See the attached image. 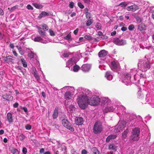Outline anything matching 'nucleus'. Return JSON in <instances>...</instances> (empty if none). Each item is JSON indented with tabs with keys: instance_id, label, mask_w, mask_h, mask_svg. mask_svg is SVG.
Instances as JSON below:
<instances>
[{
	"instance_id": "obj_1",
	"label": "nucleus",
	"mask_w": 154,
	"mask_h": 154,
	"mask_svg": "<svg viewBox=\"0 0 154 154\" xmlns=\"http://www.w3.org/2000/svg\"><path fill=\"white\" fill-rule=\"evenodd\" d=\"M145 77L140 70L137 71L136 68H134L124 74L122 82L126 85H128L131 83H139L141 77Z\"/></svg>"
},
{
	"instance_id": "obj_2",
	"label": "nucleus",
	"mask_w": 154,
	"mask_h": 154,
	"mask_svg": "<svg viewBox=\"0 0 154 154\" xmlns=\"http://www.w3.org/2000/svg\"><path fill=\"white\" fill-rule=\"evenodd\" d=\"M78 90L80 91L77 98V102L80 108L85 109L88 106V98L90 96L91 91L81 88H79Z\"/></svg>"
},
{
	"instance_id": "obj_3",
	"label": "nucleus",
	"mask_w": 154,
	"mask_h": 154,
	"mask_svg": "<svg viewBox=\"0 0 154 154\" xmlns=\"http://www.w3.org/2000/svg\"><path fill=\"white\" fill-rule=\"evenodd\" d=\"M150 63L149 60H140L138 63V67L139 69H137V71L140 70L142 73L143 75L145 76L144 77H142L141 78H144L146 77V76L144 74V72H145L150 67Z\"/></svg>"
},
{
	"instance_id": "obj_4",
	"label": "nucleus",
	"mask_w": 154,
	"mask_h": 154,
	"mask_svg": "<svg viewBox=\"0 0 154 154\" xmlns=\"http://www.w3.org/2000/svg\"><path fill=\"white\" fill-rule=\"evenodd\" d=\"M89 98H88V105L91 106H96L98 105L100 102V99L99 97L95 95H92L91 92Z\"/></svg>"
},
{
	"instance_id": "obj_5",
	"label": "nucleus",
	"mask_w": 154,
	"mask_h": 154,
	"mask_svg": "<svg viewBox=\"0 0 154 154\" xmlns=\"http://www.w3.org/2000/svg\"><path fill=\"white\" fill-rule=\"evenodd\" d=\"M140 130L138 128L134 129L132 132V135L130 137V139L132 141H137L139 138Z\"/></svg>"
},
{
	"instance_id": "obj_6",
	"label": "nucleus",
	"mask_w": 154,
	"mask_h": 154,
	"mask_svg": "<svg viewBox=\"0 0 154 154\" xmlns=\"http://www.w3.org/2000/svg\"><path fill=\"white\" fill-rule=\"evenodd\" d=\"M103 130L101 124L98 122H96L93 127V132L95 134L100 133Z\"/></svg>"
},
{
	"instance_id": "obj_7",
	"label": "nucleus",
	"mask_w": 154,
	"mask_h": 154,
	"mask_svg": "<svg viewBox=\"0 0 154 154\" xmlns=\"http://www.w3.org/2000/svg\"><path fill=\"white\" fill-rule=\"evenodd\" d=\"M126 122L124 121H120L117 125L116 126V132L122 131L125 127Z\"/></svg>"
},
{
	"instance_id": "obj_8",
	"label": "nucleus",
	"mask_w": 154,
	"mask_h": 154,
	"mask_svg": "<svg viewBox=\"0 0 154 154\" xmlns=\"http://www.w3.org/2000/svg\"><path fill=\"white\" fill-rule=\"evenodd\" d=\"M62 123L63 125L67 129L72 131H74V128L72 127L71 124L70 123L67 119H63L62 120Z\"/></svg>"
},
{
	"instance_id": "obj_9",
	"label": "nucleus",
	"mask_w": 154,
	"mask_h": 154,
	"mask_svg": "<svg viewBox=\"0 0 154 154\" xmlns=\"http://www.w3.org/2000/svg\"><path fill=\"white\" fill-rule=\"evenodd\" d=\"M75 90L74 87L72 86H66L61 89L62 92H69V93L73 94L75 93Z\"/></svg>"
},
{
	"instance_id": "obj_10",
	"label": "nucleus",
	"mask_w": 154,
	"mask_h": 154,
	"mask_svg": "<svg viewBox=\"0 0 154 154\" xmlns=\"http://www.w3.org/2000/svg\"><path fill=\"white\" fill-rule=\"evenodd\" d=\"M77 60L74 57L69 59L66 63V66L69 68V69H72V67L75 65Z\"/></svg>"
},
{
	"instance_id": "obj_11",
	"label": "nucleus",
	"mask_w": 154,
	"mask_h": 154,
	"mask_svg": "<svg viewBox=\"0 0 154 154\" xmlns=\"http://www.w3.org/2000/svg\"><path fill=\"white\" fill-rule=\"evenodd\" d=\"M138 119L135 115L132 114L129 117L128 121L131 123V125L132 126H135L137 123Z\"/></svg>"
},
{
	"instance_id": "obj_12",
	"label": "nucleus",
	"mask_w": 154,
	"mask_h": 154,
	"mask_svg": "<svg viewBox=\"0 0 154 154\" xmlns=\"http://www.w3.org/2000/svg\"><path fill=\"white\" fill-rule=\"evenodd\" d=\"M120 66L119 62L117 61H112L111 63L110 68L114 71H116L119 69Z\"/></svg>"
},
{
	"instance_id": "obj_13",
	"label": "nucleus",
	"mask_w": 154,
	"mask_h": 154,
	"mask_svg": "<svg viewBox=\"0 0 154 154\" xmlns=\"http://www.w3.org/2000/svg\"><path fill=\"white\" fill-rule=\"evenodd\" d=\"M114 43L118 45H124L126 44V42L125 40L116 38L113 41Z\"/></svg>"
},
{
	"instance_id": "obj_14",
	"label": "nucleus",
	"mask_w": 154,
	"mask_h": 154,
	"mask_svg": "<svg viewBox=\"0 0 154 154\" xmlns=\"http://www.w3.org/2000/svg\"><path fill=\"white\" fill-rule=\"evenodd\" d=\"M139 6L135 4H133L131 5L128 6L126 8V9L129 11H135L139 9Z\"/></svg>"
},
{
	"instance_id": "obj_15",
	"label": "nucleus",
	"mask_w": 154,
	"mask_h": 154,
	"mask_svg": "<svg viewBox=\"0 0 154 154\" xmlns=\"http://www.w3.org/2000/svg\"><path fill=\"white\" fill-rule=\"evenodd\" d=\"M103 112H113L115 110V108L113 106H111L110 105H107L103 107Z\"/></svg>"
},
{
	"instance_id": "obj_16",
	"label": "nucleus",
	"mask_w": 154,
	"mask_h": 154,
	"mask_svg": "<svg viewBox=\"0 0 154 154\" xmlns=\"http://www.w3.org/2000/svg\"><path fill=\"white\" fill-rule=\"evenodd\" d=\"M91 66L89 64H84L82 65L81 69L83 72H88L90 69Z\"/></svg>"
},
{
	"instance_id": "obj_17",
	"label": "nucleus",
	"mask_w": 154,
	"mask_h": 154,
	"mask_svg": "<svg viewBox=\"0 0 154 154\" xmlns=\"http://www.w3.org/2000/svg\"><path fill=\"white\" fill-rule=\"evenodd\" d=\"M3 60L8 63H14L13 59L11 56H8L6 57H3Z\"/></svg>"
},
{
	"instance_id": "obj_18",
	"label": "nucleus",
	"mask_w": 154,
	"mask_h": 154,
	"mask_svg": "<svg viewBox=\"0 0 154 154\" xmlns=\"http://www.w3.org/2000/svg\"><path fill=\"white\" fill-rule=\"evenodd\" d=\"M102 101L103 103H104L103 107L107 106V105H110L111 104L110 100L108 97H105L103 98Z\"/></svg>"
},
{
	"instance_id": "obj_19",
	"label": "nucleus",
	"mask_w": 154,
	"mask_h": 154,
	"mask_svg": "<svg viewBox=\"0 0 154 154\" xmlns=\"http://www.w3.org/2000/svg\"><path fill=\"white\" fill-rule=\"evenodd\" d=\"M83 122V119L82 117H76L75 119V123L77 125H82Z\"/></svg>"
},
{
	"instance_id": "obj_20",
	"label": "nucleus",
	"mask_w": 154,
	"mask_h": 154,
	"mask_svg": "<svg viewBox=\"0 0 154 154\" xmlns=\"http://www.w3.org/2000/svg\"><path fill=\"white\" fill-rule=\"evenodd\" d=\"M35 42H40L46 44L48 42L46 41H44L40 36H37L34 38H32Z\"/></svg>"
},
{
	"instance_id": "obj_21",
	"label": "nucleus",
	"mask_w": 154,
	"mask_h": 154,
	"mask_svg": "<svg viewBox=\"0 0 154 154\" xmlns=\"http://www.w3.org/2000/svg\"><path fill=\"white\" fill-rule=\"evenodd\" d=\"M73 94L69 93V92H66L64 95V99L67 100H71L73 98Z\"/></svg>"
},
{
	"instance_id": "obj_22",
	"label": "nucleus",
	"mask_w": 154,
	"mask_h": 154,
	"mask_svg": "<svg viewBox=\"0 0 154 154\" xmlns=\"http://www.w3.org/2000/svg\"><path fill=\"white\" fill-rule=\"evenodd\" d=\"M107 52L106 51L102 50L99 53L98 56L101 59H102L107 55Z\"/></svg>"
},
{
	"instance_id": "obj_23",
	"label": "nucleus",
	"mask_w": 154,
	"mask_h": 154,
	"mask_svg": "<svg viewBox=\"0 0 154 154\" xmlns=\"http://www.w3.org/2000/svg\"><path fill=\"white\" fill-rule=\"evenodd\" d=\"M6 117L7 120L9 123H11L13 122L12 115L11 113H8L7 114Z\"/></svg>"
},
{
	"instance_id": "obj_24",
	"label": "nucleus",
	"mask_w": 154,
	"mask_h": 154,
	"mask_svg": "<svg viewBox=\"0 0 154 154\" xmlns=\"http://www.w3.org/2000/svg\"><path fill=\"white\" fill-rule=\"evenodd\" d=\"M37 28L38 29V32L40 35L43 37L46 36L45 32L42 30L40 26H37Z\"/></svg>"
},
{
	"instance_id": "obj_25",
	"label": "nucleus",
	"mask_w": 154,
	"mask_h": 154,
	"mask_svg": "<svg viewBox=\"0 0 154 154\" xmlns=\"http://www.w3.org/2000/svg\"><path fill=\"white\" fill-rule=\"evenodd\" d=\"M118 146V145L117 143L110 144L109 146V149L110 150H116Z\"/></svg>"
},
{
	"instance_id": "obj_26",
	"label": "nucleus",
	"mask_w": 154,
	"mask_h": 154,
	"mask_svg": "<svg viewBox=\"0 0 154 154\" xmlns=\"http://www.w3.org/2000/svg\"><path fill=\"white\" fill-rule=\"evenodd\" d=\"M105 77L108 80L110 81L112 79V76L110 72H107L105 75Z\"/></svg>"
},
{
	"instance_id": "obj_27",
	"label": "nucleus",
	"mask_w": 154,
	"mask_h": 154,
	"mask_svg": "<svg viewBox=\"0 0 154 154\" xmlns=\"http://www.w3.org/2000/svg\"><path fill=\"white\" fill-rule=\"evenodd\" d=\"M19 59H20L23 66L24 67H26L27 66V63L25 60L23 58L22 56H20L19 57Z\"/></svg>"
},
{
	"instance_id": "obj_28",
	"label": "nucleus",
	"mask_w": 154,
	"mask_h": 154,
	"mask_svg": "<svg viewBox=\"0 0 154 154\" xmlns=\"http://www.w3.org/2000/svg\"><path fill=\"white\" fill-rule=\"evenodd\" d=\"M2 97L4 99H6L8 100H12L13 99V97L10 95H4Z\"/></svg>"
},
{
	"instance_id": "obj_29",
	"label": "nucleus",
	"mask_w": 154,
	"mask_h": 154,
	"mask_svg": "<svg viewBox=\"0 0 154 154\" xmlns=\"http://www.w3.org/2000/svg\"><path fill=\"white\" fill-rule=\"evenodd\" d=\"M138 51V48L135 46H133L130 50V52L134 54H135Z\"/></svg>"
},
{
	"instance_id": "obj_30",
	"label": "nucleus",
	"mask_w": 154,
	"mask_h": 154,
	"mask_svg": "<svg viewBox=\"0 0 154 154\" xmlns=\"http://www.w3.org/2000/svg\"><path fill=\"white\" fill-rule=\"evenodd\" d=\"M58 114V109L57 107H56L53 114V119H56L57 117Z\"/></svg>"
},
{
	"instance_id": "obj_31",
	"label": "nucleus",
	"mask_w": 154,
	"mask_h": 154,
	"mask_svg": "<svg viewBox=\"0 0 154 154\" xmlns=\"http://www.w3.org/2000/svg\"><path fill=\"white\" fill-rule=\"evenodd\" d=\"M116 135H111L108 136L106 139V141L109 142L111 140L114 139L116 138Z\"/></svg>"
},
{
	"instance_id": "obj_32",
	"label": "nucleus",
	"mask_w": 154,
	"mask_h": 154,
	"mask_svg": "<svg viewBox=\"0 0 154 154\" xmlns=\"http://www.w3.org/2000/svg\"><path fill=\"white\" fill-rule=\"evenodd\" d=\"M146 92L144 91H142L141 90L138 91V97L140 99H142L143 97V94H144V92Z\"/></svg>"
},
{
	"instance_id": "obj_33",
	"label": "nucleus",
	"mask_w": 154,
	"mask_h": 154,
	"mask_svg": "<svg viewBox=\"0 0 154 154\" xmlns=\"http://www.w3.org/2000/svg\"><path fill=\"white\" fill-rule=\"evenodd\" d=\"M79 66L76 65H74L72 67V69H70V70L73 71L74 72H77L79 70Z\"/></svg>"
},
{
	"instance_id": "obj_34",
	"label": "nucleus",
	"mask_w": 154,
	"mask_h": 154,
	"mask_svg": "<svg viewBox=\"0 0 154 154\" xmlns=\"http://www.w3.org/2000/svg\"><path fill=\"white\" fill-rule=\"evenodd\" d=\"M49 15V14L47 12L45 11H43L39 14L38 16V17L39 18H41L43 17H44L46 16H48Z\"/></svg>"
},
{
	"instance_id": "obj_35",
	"label": "nucleus",
	"mask_w": 154,
	"mask_h": 154,
	"mask_svg": "<svg viewBox=\"0 0 154 154\" xmlns=\"http://www.w3.org/2000/svg\"><path fill=\"white\" fill-rule=\"evenodd\" d=\"M97 35L99 36L97 37L98 38L100 39H103L105 38V36L103 35L101 32H98L97 34Z\"/></svg>"
},
{
	"instance_id": "obj_36",
	"label": "nucleus",
	"mask_w": 154,
	"mask_h": 154,
	"mask_svg": "<svg viewBox=\"0 0 154 154\" xmlns=\"http://www.w3.org/2000/svg\"><path fill=\"white\" fill-rule=\"evenodd\" d=\"M129 132V130L128 129L124 131L122 133V138L123 139H125L127 137V134Z\"/></svg>"
},
{
	"instance_id": "obj_37",
	"label": "nucleus",
	"mask_w": 154,
	"mask_h": 154,
	"mask_svg": "<svg viewBox=\"0 0 154 154\" xmlns=\"http://www.w3.org/2000/svg\"><path fill=\"white\" fill-rule=\"evenodd\" d=\"M10 151L13 154H19L18 150L15 148H12L10 149Z\"/></svg>"
},
{
	"instance_id": "obj_38",
	"label": "nucleus",
	"mask_w": 154,
	"mask_h": 154,
	"mask_svg": "<svg viewBox=\"0 0 154 154\" xmlns=\"http://www.w3.org/2000/svg\"><path fill=\"white\" fill-rule=\"evenodd\" d=\"M95 29L96 30H101V24L99 23H97L95 25Z\"/></svg>"
},
{
	"instance_id": "obj_39",
	"label": "nucleus",
	"mask_w": 154,
	"mask_h": 154,
	"mask_svg": "<svg viewBox=\"0 0 154 154\" xmlns=\"http://www.w3.org/2000/svg\"><path fill=\"white\" fill-rule=\"evenodd\" d=\"M138 29L140 31H142L145 29V25L143 24L139 25L138 26Z\"/></svg>"
},
{
	"instance_id": "obj_40",
	"label": "nucleus",
	"mask_w": 154,
	"mask_h": 154,
	"mask_svg": "<svg viewBox=\"0 0 154 154\" xmlns=\"http://www.w3.org/2000/svg\"><path fill=\"white\" fill-rule=\"evenodd\" d=\"M16 47L18 50L19 53L21 55H23L24 54V52L22 50V48L19 46H17Z\"/></svg>"
},
{
	"instance_id": "obj_41",
	"label": "nucleus",
	"mask_w": 154,
	"mask_h": 154,
	"mask_svg": "<svg viewBox=\"0 0 154 154\" xmlns=\"http://www.w3.org/2000/svg\"><path fill=\"white\" fill-rule=\"evenodd\" d=\"M68 110L70 111V112H72L75 110V107L73 105H69V107L68 109Z\"/></svg>"
},
{
	"instance_id": "obj_42",
	"label": "nucleus",
	"mask_w": 154,
	"mask_h": 154,
	"mask_svg": "<svg viewBox=\"0 0 154 154\" xmlns=\"http://www.w3.org/2000/svg\"><path fill=\"white\" fill-rule=\"evenodd\" d=\"M94 154H100V152L97 148L95 147H93L92 149Z\"/></svg>"
},
{
	"instance_id": "obj_43",
	"label": "nucleus",
	"mask_w": 154,
	"mask_h": 154,
	"mask_svg": "<svg viewBox=\"0 0 154 154\" xmlns=\"http://www.w3.org/2000/svg\"><path fill=\"white\" fill-rule=\"evenodd\" d=\"M32 5L37 8L40 9L42 8V5L36 3H33Z\"/></svg>"
},
{
	"instance_id": "obj_44",
	"label": "nucleus",
	"mask_w": 154,
	"mask_h": 154,
	"mask_svg": "<svg viewBox=\"0 0 154 154\" xmlns=\"http://www.w3.org/2000/svg\"><path fill=\"white\" fill-rule=\"evenodd\" d=\"M43 29L44 31L47 30L48 29V27L45 24H43L40 26Z\"/></svg>"
},
{
	"instance_id": "obj_45",
	"label": "nucleus",
	"mask_w": 154,
	"mask_h": 154,
	"mask_svg": "<svg viewBox=\"0 0 154 154\" xmlns=\"http://www.w3.org/2000/svg\"><path fill=\"white\" fill-rule=\"evenodd\" d=\"M64 39L68 40H71L72 39L71 37V35L70 33L68 34L64 38Z\"/></svg>"
},
{
	"instance_id": "obj_46",
	"label": "nucleus",
	"mask_w": 154,
	"mask_h": 154,
	"mask_svg": "<svg viewBox=\"0 0 154 154\" xmlns=\"http://www.w3.org/2000/svg\"><path fill=\"white\" fill-rule=\"evenodd\" d=\"M18 139L20 140H23L25 139V136L22 134H20L18 136Z\"/></svg>"
},
{
	"instance_id": "obj_47",
	"label": "nucleus",
	"mask_w": 154,
	"mask_h": 154,
	"mask_svg": "<svg viewBox=\"0 0 154 154\" xmlns=\"http://www.w3.org/2000/svg\"><path fill=\"white\" fill-rule=\"evenodd\" d=\"M129 3L127 2H124L121 3L120 5L122 7H125L126 6H128L129 5Z\"/></svg>"
},
{
	"instance_id": "obj_48",
	"label": "nucleus",
	"mask_w": 154,
	"mask_h": 154,
	"mask_svg": "<svg viewBox=\"0 0 154 154\" xmlns=\"http://www.w3.org/2000/svg\"><path fill=\"white\" fill-rule=\"evenodd\" d=\"M93 20L92 19H89L88 20L86 23V25L87 26H90L93 23Z\"/></svg>"
},
{
	"instance_id": "obj_49",
	"label": "nucleus",
	"mask_w": 154,
	"mask_h": 154,
	"mask_svg": "<svg viewBox=\"0 0 154 154\" xmlns=\"http://www.w3.org/2000/svg\"><path fill=\"white\" fill-rule=\"evenodd\" d=\"M84 38L89 40H92V38L90 35H86L84 36Z\"/></svg>"
},
{
	"instance_id": "obj_50",
	"label": "nucleus",
	"mask_w": 154,
	"mask_h": 154,
	"mask_svg": "<svg viewBox=\"0 0 154 154\" xmlns=\"http://www.w3.org/2000/svg\"><path fill=\"white\" fill-rule=\"evenodd\" d=\"M28 56L30 58V60H32L33 58V53L31 51L30 53L28 54Z\"/></svg>"
},
{
	"instance_id": "obj_51",
	"label": "nucleus",
	"mask_w": 154,
	"mask_h": 154,
	"mask_svg": "<svg viewBox=\"0 0 154 154\" xmlns=\"http://www.w3.org/2000/svg\"><path fill=\"white\" fill-rule=\"evenodd\" d=\"M32 74L34 75V76L35 77V79H36L37 80H39L40 79V78L38 76V74L37 73V72L35 73H32Z\"/></svg>"
},
{
	"instance_id": "obj_52",
	"label": "nucleus",
	"mask_w": 154,
	"mask_h": 154,
	"mask_svg": "<svg viewBox=\"0 0 154 154\" xmlns=\"http://www.w3.org/2000/svg\"><path fill=\"white\" fill-rule=\"evenodd\" d=\"M49 32L50 35L51 36H54L55 35V34L54 31L51 29H49Z\"/></svg>"
},
{
	"instance_id": "obj_53",
	"label": "nucleus",
	"mask_w": 154,
	"mask_h": 154,
	"mask_svg": "<svg viewBox=\"0 0 154 154\" xmlns=\"http://www.w3.org/2000/svg\"><path fill=\"white\" fill-rule=\"evenodd\" d=\"M86 17L87 18L90 19L91 17V14L90 13L88 12H86L85 13Z\"/></svg>"
},
{
	"instance_id": "obj_54",
	"label": "nucleus",
	"mask_w": 154,
	"mask_h": 154,
	"mask_svg": "<svg viewBox=\"0 0 154 154\" xmlns=\"http://www.w3.org/2000/svg\"><path fill=\"white\" fill-rule=\"evenodd\" d=\"M135 18L136 19V20L139 23H140L141 21V18L138 16H136L135 17Z\"/></svg>"
},
{
	"instance_id": "obj_55",
	"label": "nucleus",
	"mask_w": 154,
	"mask_h": 154,
	"mask_svg": "<svg viewBox=\"0 0 154 154\" xmlns=\"http://www.w3.org/2000/svg\"><path fill=\"white\" fill-rule=\"evenodd\" d=\"M69 55V53L68 52H64L62 54V55L65 57H68Z\"/></svg>"
},
{
	"instance_id": "obj_56",
	"label": "nucleus",
	"mask_w": 154,
	"mask_h": 154,
	"mask_svg": "<svg viewBox=\"0 0 154 154\" xmlns=\"http://www.w3.org/2000/svg\"><path fill=\"white\" fill-rule=\"evenodd\" d=\"M22 152L23 154H26L27 152V149L25 147H23L22 149Z\"/></svg>"
},
{
	"instance_id": "obj_57",
	"label": "nucleus",
	"mask_w": 154,
	"mask_h": 154,
	"mask_svg": "<svg viewBox=\"0 0 154 154\" xmlns=\"http://www.w3.org/2000/svg\"><path fill=\"white\" fill-rule=\"evenodd\" d=\"M134 28V26L133 25H131L128 27V29L130 30H132Z\"/></svg>"
},
{
	"instance_id": "obj_58",
	"label": "nucleus",
	"mask_w": 154,
	"mask_h": 154,
	"mask_svg": "<svg viewBox=\"0 0 154 154\" xmlns=\"http://www.w3.org/2000/svg\"><path fill=\"white\" fill-rule=\"evenodd\" d=\"M78 6L81 8H84V5L81 2L78 3Z\"/></svg>"
},
{
	"instance_id": "obj_59",
	"label": "nucleus",
	"mask_w": 154,
	"mask_h": 154,
	"mask_svg": "<svg viewBox=\"0 0 154 154\" xmlns=\"http://www.w3.org/2000/svg\"><path fill=\"white\" fill-rule=\"evenodd\" d=\"M31 126L30 125L27 124L25 126V128L27 130H30L31 129Z\"/></svg>"
},
{
	"instance_id": "obj_60",
	"label": "nucleus",
	"mask_w": 154,
	"mask_h": 154,
	"mask_svg": "<svg viewBox=\"0 0 154 154\" xmlns=\"http://www.w3.org/2000/svg\"><path fill=\"white\" fill-rule=\"evenodd\" d=\"M74 5V3L72 2H71L69 4V6L71 8H73Z\"/></svg>"
},
{
	"instance_id": "obj_61",
	"label": "nucleus",
	"mask_w": 154,
	"mask_h": 154,
	"mask_svg": "<svg viewBox=\"0 0 154 154\" xmlns=\"http://www.w3.org/2000/svg\"><path fill=\"white\" fill-rule=\"evenodd\" d=\"M32 73H35L36 72H37L36 69L34 67H33L32 68Z\"/></svg>"
},
{
	"instance_id": "obj_62",
	"label": "nucleus",
	"mask_w": 154,
	"mask_h": 154,
	"mask_svg": "<svg viewBox=\"0 0 154 154\" xmlns=\"http://www.w3.org/2000/svg\"><path fill=\"white\" fill-rule=\"evenodd\" d=\"M12 51L13 53L14 54V55L16 57H17L18 56V54L16 52V51L14 50H13Z\"/></svg>"
},
{
	"instance_id": "obj_63",
	"label": "nucleus",
	"mask_w": 154,
	"mask_h": 154,
	"mask_svg": "<svg viewBox=\"0 0 154 154\" xmlns=\"http://www.w3.org/2000/svg\"><path fill=\"white\" fill-rule=\"evenodd\" d=\"M83 1L85 3L88 4H90L91 1V0H83Z\"/></svg>"
},
{
	"instance_id": "obj_64",
	"label": "nucleus",
	"mask_w": 154,
	"mask_h": 154,
	"mask_svg": "<svg viewBox=\"0 0 154 154\" xmlns=\"http://www.w3.org/2000/svg\"><path fill=\"white\" fill-rule=\"evenodd\" d=\"M87 151L85 149H83L81 152V154H87Z\"/></svg>"
}]
</instances>
